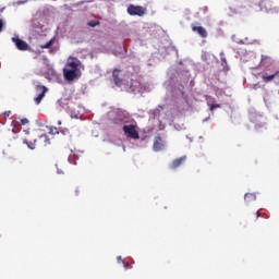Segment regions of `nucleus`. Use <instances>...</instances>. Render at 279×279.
<instances>
[{
    "label": "nucleus",
    "instance_id": "2",
    "mask_svg": "<svg viewBox=\"0 0 279 279\" xmlns=\"http://www.w3.org/2000/svg\"><path fill=\"white\" fill-rule=\"evenodd\" d=\"M24 145H27L28 149H36V147H47L51 142L47 134H40L38 132H33L29 134L28 138L23 141Z\"/></svg>",
    "mask_w": 279,
    "mask_h": 279
},
{
    "label": "nucleus",
    "instance_id": "27",
    "mask_svg": "<svg viewBox=\"0 0 279 279\" xmlns=\"http://www.w3.org/2000/svg\"><path fill=\"white\" fill-rule=\"evenodd\" d=\"M58 173H64V172H62V171L58 170Z\"/></svg>",
    "mask_w": 279,
    "mask_h": 279
},
{
    "label": "nucleus",
    "instance_id": "3",
    "mask_svg": "<svg viewBox=\"0 0 279 279\" xmlns=\"http://www.w3.org/2000/svg\"><path fill=\"white\" fill-rule=\"evenodd\" d=\"M111 121L114 125H128V123H134V119L121 109H118L111 114Z\"/></svg>",
    "mask_w": 279,
    "mask_h": 279
},
{
    "label": "nucleus",
    "instance_id": "17",
    "mask_svg": "<svg viewBox=\"0 0 279 279\" xmlns=\"http://www.w3.org/2000/svg\"><path fill=\"white\" fill-rule=\"evenodd\" d=\"M51 45H53V39H50L48 43L45 45H41V49H51Z\"/></svg>",
    "mask_w": 279,
    "mask_h": 279
},
{
    "label": "nucleus",
    "instance_id": "19",
    "mask_svg": "<svg viewBox=\"0 0 279 279\" xmlns=\"http://www.w3.org/2000/svg\"><path fill=\"white\" fill-rule=\"evenodd\" d=\"M50 134H59L58 128H50Z\"/></svg>",
    "mask_w": 279,
    "mask_h": 279
},
{
    "label": "nucleus",
    "instance_id": "22",
    "mask_svg": "<svg viewBox=\"0 0 279 279\" xmlns=\"http://www.w3.org/2000/svg\"><path fill=\"white\" fill-rule=\"evenodd\" d=\"M256 219H258L262 215H260V211H256Z\"/></svg>",
    "mask_w": 279,
    "mask_h": 279
},
{
    "label": "nucleus",
    "instance_id": "15",
    "mask_svg": "<svg viewBox=\"0 0 279 279\" xmlns=\"http://www.w3.org/2000/svg\"><path fill=\"white\" fill-rule=\"evenodd\" d=\"M141 88V82L138 81H131V89L132 90H138Z\"/></svg>",
    "mask_w": 279,
    "mask_h": 279
},
{
    "label": "nucleus",
    "instance_id": "29",
    "mask_svg": "<svg viewBox=\"0 0 279 279\" xmlns=\"http://www.w3.org/2000/svg\"><path fill=\"white\" fill-rule=\"evenodd\" d=\"M7 116L10 117V111H9V113H7Z\"/></svg>",
    "mask_w": 279,
    "mask_h": 279
},
{
    "label": "nucleus",
    "instance_id": "13",
    "mask_svg": "<svg viewBox=\"0 0 279 279\" xmlns=\"http://www.w3.org/2000/svg\"><path fill=\"white\" fill-rule=\"evenodd\" d=\"M244 201L246 202V204H250L252 202H256V194H254V193H246L244 195Z\"/></svg>",
    "mask_w": 279,
    "mask_h": 279
},
{
    "label": "nucleus",
    "instance_id": "16",
    "mask_svg": "<svg viewBox=\"0 0 279 279\" xmlns=\"http://www.w3.org/2000/svg\"><path fill=\"white\" fill-rule=\"evenodd\" d=\"M89 27H97V25H101L99 21L92 20L87 23Z\"/></svg>",
    "mask_w": 279,
    "mask_h": 279
},
{
    "label": "nucleus",
    "instance_id": "14",
    "mask_svg": "<svg viewBox=\"0 0 279 279\" xmlns=\"http://www.w3.org/2000/svg\"><path fill=\"white\" fill-rule=\"evenodd\" d=\"M262 80H263V82H264L265 84H269V82H274V80H275V74H270V75H268V74H263V75H262Z\"/></svg>",
    "mask_w": 279,
    "mask_h": 279
},
{
    "label": "nucleus",
    "instance_id": "11",
    "mask_svg": "<svg viewBox=\"0 0 279 279\" xmlns=\"http://www.w3.org/2000/svg\"><path fill=\"white\" fill-rule=\"evenodd\" d=\"M207 105L209 106V110L211 112L217 110V108H221V105L217 104V100L210 96L207 97Z\"/></svg>",
    "mask_w": 279,
    "mask_h": 279
},
{
    "label": "nucleus",
    "instance_id": "28",
    "mask_svg": "<svg viewBox=\"0 0 279 279\" xmlns=\"http://www.w3.org/2000/svg\"><path fill=\"white\" fill-rule=\"evenodd\" d=\"M7 116L10 117V111H9V113H7Z\"/></svg>",
    "mask_w": 279,
    "mask_h": 279
},
{
    "label": "nucleus",
    "instance_id": "9",
    "mask_svg": "<svg viewBox=\"0 0 279 279\" xmlns=\"http://www.w3.org/2000/svg\"><path fill=\"white\" fill-rule=\"evenodd\" d=\"M192 32H196L201 38H208V32L203 26L192 25Z\"/></svg>",
    "mask_w": 279,
    "mask_h": 279
},
{
    "label": "nucleus",
    "instance_id": "26",
    "mask_svg": "<svg viewBox=\"0 0 279 279\" xmlns=\"http://www.w3.org/2000/svg\"><path fill=\"white\" fill-rule=\"evenodd\" d=\"M58 125H62V121H58Z\"/></svg>",
    "mask_w": 279,
    "mask_h": 279
},
{
    "label": "nucleus",
    "instance_id": "21",
    "mask_svg": "<svg viewBox=\"0 0 279 279\" xmlns=\"http://www.w3.org/2000/svg\"><path fill=\"white\" fill-rule=\"evenodd\" d=\"M2 29H3V21L0 20V32H2Z\"/></svg>",
    "mask_w": 279,
    "mask_h": 279
},
{
    "label": "nucleus",
    "instance_id": "6",
    "mask_svg": "<svg viewBox=\"0 0 279 279\" xmlns=\"http://www.w3.org/2000/svg\"><path fill=\"white\" fill-rule=\"evenodd\" d=\"M12 40L20 51H29V44L26 43L25 40L19 37H13Z\"/></svg>",
    "mask_w": 279,
    "mask_h": 279
},
{
    "label": "nucleus",
    "instance_id": "23",
    "mask_svg": "<svg viewBox=\"0 0 279 279\" xmlns=\"http://www.w3.org/2000/svg\"><path fill=\"white\" fill-rule=\"evenodd\" d=\"M118 263H124L123 258H121V256L118 257Z\"/></svg>",
    "mask_w": 279,
    "mask_h": 279
},
{
    "label": "nucleus",
    "instance_id": "18",
    "mask_svg": "<svg viewBox=\"0 0 279 279\" xmlns=\"http://www.w3.org/2000/svg\"><path fill=\"white\" fill-rule=\"evenodd\" d=\"M274 75H275V83L279 84V71L275 72Z\"/></svg>",
    "mask_w": 279,
    "mask_h": 279
},
{
    "label": "nucleus",
    "instance_id": "24",
    "mask_svg": "<svg viewBox=\"0 0 279 279\" xmlns=\"http://www.w3.org/2000/svg\"><path fill=\"white\" fill-rule=\"evenodd\" d=\"M128 267H130V263L124 264V269H128Z\"/></svg>",
    "mask_w": 279,
    "mask_h": 279
},
{
    "label": "nucleus",
    "instance_id": "25",
    "mask_svg": "<svg viewBox=\"0 0 279 279\" xmlns=\"http://www.w3.org/2000/svg\"><path fill=\"white\" fill-rule=\"evenodd\" d=\"M75 195H80V189L78 187L75 190Z\"/></svg>",
    "mask_w": 279,
    "mask_h": 279
},
{
    "label": "nucleus",
    "instance_id": "10",
    "mask_svg": "<svg viewBox=\"0 0 279 279\" xmlns=\"http://www.w3.org/2000/svg\"><path fill=\"white\" fill-rule=\"evenodd\" d=\"M186 162V156L177 158L172 161L170 165V169H178L179 167H182Z\"/></svg>",
    "mask_w": 279,
    "mask_h": 279
},
{
    "label": "nucleus",
    "instance_id": "12",
    "mask_svg": "<svg viewBox=\"0 0 279 279\" xmlns=\"http://www.w3.org/2000/svg\"><path fill=\"white\" fill-rule=\"evenodd\" d=\"M120 73H121V70H118V69L113 70L112 77L116 86H121V84H123V78L119 77Z\"/></svg>",
    "mask_w": 279,
    "mask_h": 279
},
{
    "label": "nucleus",
    "instance_id": "5",
    "mask_svg": "<svg viewBox=\"0 0 279 279\" xmlns=\"http://www.w3.org/2000/svg\"><path fill=\"white\" fill-rule=\"evenodd\" d=\"M126 12L128 14H130V16H145V12H147V9L141 5L130 4L126 9Z\"/></svg>",
    "mask_w": 279,
    "mask_h": 279
},
{
    "label": "nucleus",
    "instance_id": "4",
    "mask_svg": "<svg viewBox=\"0 0 279 279\" xmlns=\"http://www.w3.org/2000/svg\"><path fill=\"white\" fill-rule=\"evenodd\" d=\"M122 130L128 138H133V141H138V138H141V135H138V131L136 130V121L124 124Z\"/></svg>",
    "mask_w": 279,
    "mask_h": 279
},
{
    "label": "nucleus",
    "instance_id": "20",
    "mask_svg": "<svg viewBox=\"0 0 279 279\" xmlns=\"http://www.w3.org/2000/svg\"><path fill=\"white\" fill-rule=\"evenodd\" d=\"M21 123H22V125H27V123H29V120H27L26 118H23L21 120Z\"/></svg>",
    "mask_w": 279,
    "mask_h": 279
},
{
    "label": "nucleus",
    "instance_id": "8",
    "mask_svg": "<svg viewBox=\"0 0 279 279\" xmlns=\"http://www.w3.org/2000/svg\"><path fill=\"white\" fill-rule=\"evenodd\" d=\"M153 149L154 151H162L165 149V141L162 140V137H155Z\"/></svg>",
    "mask_w": 279,
    "mask_h": 279
},
{
    "label": "nucleus",
    "instance_id": "1",
    "mask_svg": "<svg viewBox=\"0 0 279 279\" xmlns=\"http://www.w3.org/2000/svg\"><path fill=\"white\" fill-rule=\"evenodd\" d=\"M81 66L82 61H80V59L70 57L63 68V77L65 82H75V80H80V77H82Z\"/></svg>",
    "mask_w": 279,
    "mask_h": 279
},
{
    "label": "nucleus",
    "instance_id": "7",
    "mask_svg": "<svg viewBox=\"0 0 279 279\" xmlns=\"http://www.w3.org/2000/svg\"><path fill=\"white\" fill-rule=\"evenodd\" d=\"M36 90H40V92H41V93H40L37 97H35V99H34L35 104L38 106V104H40V102L43 101L45 95L47 94V92H48L49 89H48L47 86H45V85H36Z\"/></svg>",
    "mask_w": 279,
    "mask_h": 279
}]
</instances>
